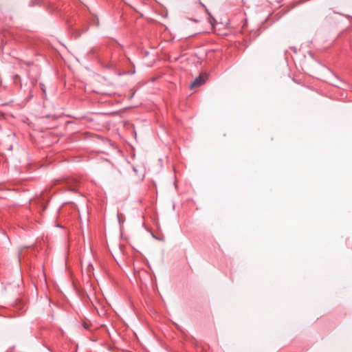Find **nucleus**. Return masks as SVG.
Listing matches in <instances>:
<instances>
[{
    "label": "nucleus",
    "instance_id": "1",
    "mask_svg": "<svg viewBox=\"0 0 352 352\" xmlns=\"http://www.w3.org/2000/svg\"><path fill=\"white\" fill-rule=\"evenodd\" d=\"M207 78L206 74H201L199 77L196 78L193 82L190 85L191 89L203 85Z\"/></svg>",
    "mask_w": 352,
    "mask_h": 352
},
{
    "label": "nucleus",
    "instance_id": "2",
    "mask_svg": "<svg viewBox=\"0 0 352 352\" xmlns=\"http://www.w3.org/2000/svg\"><path fill=\"white\" fill-rule=\"evenodd\" d=\"M36 0L31 1L30 6H34L35 4Z\"/></svg>",
    "mask_w": 352,
    "mask_h": 352
},
{
    "label": "nucleus",
    "instance_id": "3",
    "mask_svg": "<svg viewBox=\"0 0 352 352\" xmlns=\"http://www.w3.org/2000/svg\"><path fill=\"white\" fill-rule=\"evenodd\" d=\"M75 190L74 187L71 188V190Z\"/></svg>",
    "mask_w": 352,
    "mask_h": 352
},
{
    "label": "nucleus",
    "instance_id": "4",
    "mask_svg": "<svg viewBox=\"0 0 352 352\" xmlns=\"http://www.w3.org/2000/svg\"><path fill=\"white\" fill-rule=\"evenodd\" d=\"M192 21H195V22H197V21H197V20H196V19H193Z\"/></svg>",
    "mask_w": 352,
    "mask_h": 352
},
{
    "label": "nucleus",
    "instance_id": "5",
    "mask_svg": "<svg viewBox=\"0 0 352 352\" xmlns=\"http://www.w3.org/2000/svg\"><path fill=\"white\" fill-rule=\"evenodd\" d=\"M201 6H203V7L206 8L205 5H203V3H201Z\"/></svg>",
    "mask_w": 352,
    "mask_h": 352
},
{
    "label": "nucleus",
    "instance_id": "6",
    "mask_svg": "<svg viewBox=\"0 0 352 352\" xmlns=\"http://www.w3.org/2000/svg\"><path fill=\"white\" fill-rule=\"evenodd\" d=\"M201 6H203V7L206 8L205 5H203V3H201Z\"/></svg>",
    "mask_w": 352,
    "mask_h": 352
}]
</instances>
